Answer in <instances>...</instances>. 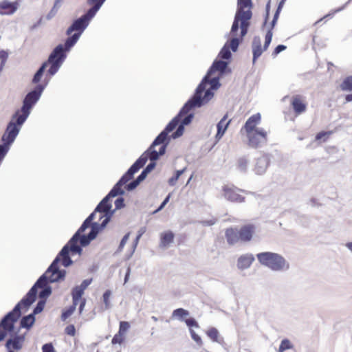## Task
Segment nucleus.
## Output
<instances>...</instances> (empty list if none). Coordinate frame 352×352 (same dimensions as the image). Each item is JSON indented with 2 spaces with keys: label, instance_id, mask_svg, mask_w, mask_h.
<instances>
[{
  "label": "nucleus",
  "instance_id": "33",
  "mask_svg": "<svg viewBox=\"0 0 352 352\" xmlns=\"http://www.w3.org/2000/svg\"><path fill=\"white\" fill-rule=\"evenodd\" d=\"M189 315L188 311L183 309L178 308L175 309L172 313V318H178L182 320L183 318L187 317Z\"/></svg>",
  "mask_w": 352,
  "mask_h": 352
},
{
  "label": "nucleus",
  "instance_id": "32",
  "mask_svg": "<svg viewBox=\"0 0 352 352\" xmlns=\"http://www.w3.org/2000/svg\"><path fill=\"white\" fill-rule=\"evenodd\" d=\"M35 318L33 314L23 317L21 320V327L30 328L34 323Z\"/></svg>",
  "mask_w": 352,
  "mask_h": 352
},
{
  "label": "nucleus",
  "instance_id": "13",
  "mask_svg": "<svg viewBox=\"0 0 352 352\" xmlns=\"http://www.w3.org/2000/svg\"><path fill=\"white\" fill-rule=\"evenodd\" d=\"M290 104L296 116L305 113L307 110V103L305 96L296 94L291 97Z\"/></svg>",
  "mask_w": 352,
  "mask_h": 352
},
{
  "label": "nucleus",
  "instance_id": "47",
  "mask_svg": "<svg viewBox=\"0 0 352 352\" xmlns=\"http://www.w3.org/2000/svg\"><path fill=\"white\" fill-rule=\"evenodd\" d=\"M7 58L8 54L4 52H0V71L3 69Z\"/></svg>",
  "mask_w": 352,
  "mask_h": 352
},
{
  "label": "nucleus",
  "instance_id": "50",
  "mask_svg": "<svg viewBox=\"0 0 352 352\" xmlns=\"http://www.w3.org/2000/svg\"><path fill=\"white\" fill-rule=\"evenodd\" d=\"M43 352H56L52 343L45 344L42 346Z\"/></svg>",
  "mask_w": 352,
  "mask_h": 352
},
{
  "label": "nucleus",
  "instance_id": "48",
  "mask_svg": "<svg viewBox=\"0 0 352 352\" xmlns=\"http://www.w3.org/2000/svg\"><path fill=\"white\" fill-rule=\"evenodd\" d=\"M44 307H45V302L42 301V300L39 301L34 309L33 314L34 315V314H39L40 312H41L43 310Z\"/></svg>",
  "mask_w": 352,
  "mask_h": 352
},
{
  "label": "nucleus",
  "instance_id": "37",
  "mask_svg": "<svg viewBox=\"0 0 352 352\" xmlns=\"http://www.w3.org/2000/svg\"><path fill=\"white\" fill-rule=\"evenodd\" d=\"M332 134V131H321L319 132L315 137V140L318 142H326L330 135Z\"/></svg>",
  "mask_w": 352,
  "mask_h": 352
},
{
  "label": "nucleus",
  "instance_id": "5",
  "mask_svg": "<svg viewBox=\"0 0 352 352\" xmlns=\"http://www.w3.org/2000/svg\"><path fill=\"white\" fill-rule=\"evenodd\" d=\"M252 0H237V10L230 32L232 34H234L238 31L239 22L241 38L247 34L250 20L252 16Z\"/></svg>",
  "mask_w": 352,
  "mask_h": 352
},
{
  "label": "nucleus",
  "instance_id": "6",
  "mask_svg": "<svg viewBox=\"0 0 352 352\" xmlns=\"http://www.w3.org/2000/svg\"><path fill=\"white\" fill-rule=\"evenodd\" d=\"M258 261L272 270L279 271L287 269L288 263L280 255L272 252H262L256 255Z\"/></svg>",
  "mask_w": 352,
  "mask_h": 352
},
{
  "label": "nucleus",
  "instance_id": "30",
  "mask_svg": "<svg viewBox=\"0 0 352 352\" xmlns=\"http://www.w3.org/2000/svg\"><path fill=\"white\" fill-rule=\"evenodd\" d=\"M72 301H73V305H71L67 309L64 310L62 313L61 320L63 321L66 320L69 317H70L72 315V314L74 312V311L76 309V306L78 304V300L74 301L72 300Z\"/></svg>",
  "mask_w": 352,
  "mask_h": 352
},
{
  "label": "nucleus",
  "instance_id": "11",
  "mask_svg": "<svg viewBox=\"0 0 352 352\" xmlns=\"http://www.w3.org/2000/svg\"><path fill=\"white\" fill-rule=\"evenodd\" d=\"M247 135L248 145L252 148H258L263 144H266L267 141V132L263 129H260L249 133Z\"/></svg>",
  "mask_w": 352,
  "mask_h": 352
},
{
  "label": "nucleus",
  "instance_id": "49",
  "mask_svg": "<svg viewBox=\"0 0 352 352\" xmlns=\"http://www.w3.org/2000/svg\"><path fill=\"white\" fill-rule=\"evenodd\" d=\"M248 162L245 158H241L238 161V168L241 170H245L248 166Z\"/></svg>",
  "mask_w": 352,
  "mask_h": 352
},
{
  "label": "nucleus",
  "instance_id": "57",
  "mask_svg": "<svg viewBox=\"0 0 352 352\" xmlns=\"http://www.w3.org/2000/svg\"><path fill=\"white\" fill-rule=\"evenodd\" d=\"M115 205H116V208H122L124 206V199L123 198L117 199L115 202Z\"/></svg>",
  "mask_w": 352,
  "mask_h": 352
},
{
  "label": "nucleus",
  "instance_id": "38",
  "mask_svg": "<svg viewBox=\"0 0 352 352\" xmlns=\"http://www.w3.org/2000/svg\"><path fill=\"white\" fill-rule=\"evenodd\" d=\"M95 214L94 212L91 213L82 223V226L80 227V228L78 230V233L80 234L83 232L88 227L90 226V223L91 221L94 219Z\"/></svg>",
  "mask_w": 352,
  "mask_h": 352
},
{
  "label": "nucleus",
  "instance_id": "18",
  "mask_svg": "<svg viewBox=\"0 0 352 352\" xmlns=\"http://www.w3.org/2000/svg\"><path fill=\"white\" fill-rule=\"evenodd\" d=\"M92 278L84 280L80 285L76 286L72 292V300L74 301L78 300L82 296L85 290L91 283Z\"/></svg>",
  "mask_w": 352,
  "mask_h": 352
},
{
  "label": "nucleus",
  "instance_id": "27",
  "mask_svg": "<svg viewBox=\"0 0 352 352\" xmlns=\"http://www.w3.org/2000/svg\"><path fill=\"white\" fill-rule=\"evenodd\" d=\"M192 114L188 115V113H187V114L183 116V117L181 119L182 124L178 126L176 131L172 135V137L173 138H178L183 134L184 131V125H186V124H189L192 120Z\"/></svg>",
  "mask_w": 352,
  "mask_h": 352
},
{
  "label": "nucleus",
  "instance_id": "12",
  "mask_svg": "<svg viewBox=\"0 0 352 352\" xmlns=\"http://www.w3.org/2000/svg\"><path fill=\"white\" fill-rule=\"evenodd\" d=\"M219 77L209 76L208 81L205 83V90L201 94V99H203V104L208 102L212 97V89H217L219 87Z\"/></svg>",
  "mask_w": 352,
  "mask_h": 352
},
{
  "label": "nucleus",
  "instance_id": "40",
  "mask_svg": "<svg viewBox=\"0 0 352 352\" xmlns=\"http://www.w3.org/2000/svg\"><path fill=\"white\" fill-rule=\"evenodd\" d=\"M125 339V335L123 333H120V332H118L114 335L111 340L112 344H122Z\"/></svg>",
  "mask_w": 352,
  "mask_h": 352
},
{
  "label": "nucleus",
  "instance_id": "46",
  "mask_svg": "<svg viewBox=\"0 0 352 352\" xmlns=\"http://www.w3.org/2000/svg\"><path fill=\"white\" fill-rule=\"evenodd\" d=\"M283 4H284V2H283V0H281L280 2L278 4V8L276 10V12L274 14V19H273V21H272V26L274 25V24L276 23L278 18V16H279V13L283 6Z\"/></svg>",
  "mask_w": 352,
  "mask_h": 352
},
{
  "label": "nucleus",
  "instance_id": "43",
  "mask_svg": "<svg viewBox=\"0 0 352 352\" xmlns=\"http://www.w3.org/2000/svg\"><path fill=\"white\" fill-rule=\"evenodd\" d=\"M130 324L126 321H121L119 325L118 332L125 335L126 332L129 329Z\"/></svg>",
  "mask_w": 352,
  "mask_h": 352
},
{
  "label": "nucleus",
  "instance_id": "22",
  "mask_svg": "<svg viewBox=\"0 0 352 352\" xmlns=\"http://www.w3.org/2000/svg\"><path fill=\"white\" fill-rule=\"evenodd\" d=\"M225 236L229 245H234L240 241L239 230L236 228H229L225 231Z\"/></svg>",
  "mask_w": 352,
  "mask_h": 352
},
{
  "label": "nucleus",
  "instance_id": "31",
  "mask_svg": "<svg viewBox=\"0 0 352 352\" xmlns=\"http://www.w3.org/2000/svg\"><path fill=\"white\" fill-rule=\"evenodd\" d=\"M101 6H102V1L99 2L98 4L94 5V6L91 8H90L85 14L82 15V16L88 22H89L90 19L94 16V15L96 14L98 10L100 9Z\"/></svg>",
  "mask_w": 352,
  "mask_h": 352
},
{
  "label": "nucleus",
  "instance_id": "24",
  "mask_svg": "<svg viewBox=\"0 0 352 352\" xmlns=\"http://www.w3.org/2000/svg\"><path fill=\"white\" fill-rule=\"evenodd\" d=\"M25 338L23 336H15L12 339H9L6 342V346L9 349L19 350L22 348Z\"/></svg>",
  "mask_w": 352,
  "mask_h": 352
},
{
  "label": "nucleus",
  "instance_id": "39",
  "mask_svg": "<svg viewBox=\"0 0 352 352\" xmlns=\"http://www.w3.org/2000/svg\"><path fill=\"white\" fill-rule=\"evenodd\" d=\"M63 1V0H56L55 1L53 8H52V10L50 11V12L47 15V19H50L56 15L57 10L58 9L59 5Z\"/></svg>",
  "mask_w": 352,
  "mask_h": 352
},
{
  "label": "nucleus",
  "instance_id": "62",
  "mask_svg": "<svg viewBox=\"0 0 352 352\" xmlns=\"http://www.w3.org/2000/svg\"><path fill=\"white\" fill-rule=\"evenodd\" d=\"M96 232H94V230H92L90 232V233L89 234L88 238H89V239H94L96 237Z\"/></svg>",
  "mask_w": 352,
  "mask_h": 352
},
{
  "label": "nucleus",
  "instance_id": "10",
  "mask_svg": "<svg viewBox=\"0 0 352 352\" xmlns=\"http://www.w3.org/2000/svg\"><path fill=\"white\" fill-rule=\"evenodd\" d=\"M272 31L270 30L265 37V44L262 47L259 37H254L252 41V53H253V63H254L256 59L260 57L262 53L267 50L272 39Z\"/></svg>",
  "mask_w": 352,
  "mask_h": 352
},
{
  "label": "nucleus",
  "instance_id": "2",
  "mask_svg": "<svg viewBox=\"0 0 352 352\" xmlns=\"http://www.w3.org/2000/svg\"><path fill=\"white\" fill-rule=\"evenodd\" d=\"M44 89V86L38 85L36 87L34 90L28 93L24 100L23 104L21 110H19L13 116L12 120L8 124L6 130L2 136V141L8 151L9 150L10 145L14 141L17 136L21 125L25 121L28 117L30 109L38 100L41 93Z\"/></svg>",
  "mask_w": 352,
  "mask_h": 352
},
{
  "label": "nucleus",
  "instance_id": "34",
  "mask_svg": "<svg viewBox=\"0 0 352 352\" xmlns=\"http://www.w3.org/2000/svg\"><path fill=\"white\" fill-rule=\"evenodd\" d=\"M340 88L342 91H352V76H347L344 79Z\"/></svg>",
  "mask_w": 352,
  "mask_h": 352
},
{
  "label": "nucleus",
  "instance_id": "53",
  "mask_svg": "<svg viewBox=\"0 0 352 352\" xmlns=\"http://www.w3.org/2000/svg\"><path fill=\"white\" fill-rule=\"evenodd\" d=\"M190 333H191L192 338L197 343H198V344H201L202 343V341H201V339L200 336H199L197 334H196L194 331L191 330Z\"/></svg>",
  "mask_w": 352,
  "mask_h": 352
},
{
  "label": "nucleus",
  "instance_id": "26",
  "mask_svg": "<svg viewBox=\"0 0 352 352\" xmlns=\"http://www.w3.org/2000/svg\"><path fill=\"white\" fill-rule=\"evenodd\" d=\"M69 245H65L56 258H58V262L62 260V263L65 267L69 266L72 263V260L69 256Z\"/></svg>",
  "mask_w": 352,
  "mask_h": 352
},
{
  "label": "nucleus",
  "instance_id": "60",
  "mask_svg": "<svg viewBox=\"0 0 352 352\" xmlns=\"http://www.w3.org/2000/svg\"><path fill=\"white\" fill-rule=\"evenodd\" d=\"M169 197H170L169 195L166 197V198L164 200V201L162 203V204L160 205V206L157 208V210L156 211H159L164 207V206L168 203V201L169 200Z\"/></svg>",
  "mask_w": 352,
  "mask_h": 352
},
{
  "label": "nucleus",
  "instance_id": "64",
  "mask_svg": "<svg viewBox=\"0 0 352 352\" xmlns=\"http://www.w3.org/2000/svg\"><path fill=\"white\" fill-rule=\"evenodd\" d=\"M345 99H346V102L352 101V94L346 95V97H345Z\"/></svg>",
  "mask_w": 352,
  "mask_h": 352
},
{
  "label": "nucleus",
  "instance_id": "54",
  "mask_svg": "<svg viewBox=\"0 0 352 352\" xmlns=\"http://www.w3.org/2000/svg\"><path fill=\"white\" fill-rule=\"evenodd\" d=\"M78 303H80V305H79V314H82L83 309H84V307L85 306V304H86V299L85 298H82V297L80 298V299L78 301Z\"/></svg>",
  "mask_w": 352,
  "mask_h": 352
},
{
  "label": "nucleus",
  "instance_id": "21",
  "mask_svg": "<svg viewBox=\"0 0 352 352\" xmlns=\"http://www.w3.org/2000/svg\"><path fill=\"white\" fill-rule=\"evenodd\" d=\"M227 119L228 114L226 113L217 125V132L215 135V138L217 141H219L223 137L231 122V120H227Z\"/></svg>",
  "mask_w": 352,
  "mask_h": 352
},
{
  "label": "nucleus",
  "instance_id": "44",
  "mask_svg": "<svg viewBox=\"0 0 352 352\" xmlns=\"http://www.w3.org/2000/svg\"><path fill=\"white\" fill-rule=\"evenodd\" d=\"M239 45V39L237 38H233L230 41L229 48L230 47L233 52L236 51L238 46Z\"/></svg>",
  "mask_w": 352,
  "mask_h": 352
},
{
  "label": "nucleus",
  "instance_id": "56",
  "mask_svg": "<svg viewBox=\"0 0 352 352\" xmlns=\"http://www.w3.org/2000/svg\"><path fill=\"white\" fill-rule=\"evenodd\" d=\"M140 183V182L137 179L133 181L132 182H131L129 184L127 185V187H126V190H133V188H135L138 185V184Z\"/></svg>",
  "mask_w": 352,
  "mask_h": 352
},
{
  "label": "nucleus",
  "instance_id": "42",
  "mask_svg": "<svg viewBox=\"0 0 352 352\" xmlns=\"http://www.w3.org/2000/svg\"><path fill=\"white\" fill-rule=\"evenodd\" d=\"M111 295V292L110 290H107L102 296L103 302L105 305V309H109L110 307V297Z\"/></svg>",
  "mask_w": 352,
  "mask_h": 352
},
{
  "label": "nucleus",
  "instance_id": "35",
  "mask_svg": "<svg viewBox=\"0 0 352 352\" xmlns=\"http://www.w3.org/2000/svg\"><path fill=\"white\" fill-rule=\"evenodd\" d=\"M47 63H44L42 65V66L36 72V73L35 74V75L32 79L33 83H34V84L38 83L41 80L42 76L43 74V72H44L45 68L47 67Z\"/></svg>",
  "mask_w": 352,
  "mask_h": 352
},
{
  "label": "nucleus",
  "instance_id": "45",
  "mask_svg": "<svg viewBox=\"0 0 352 352\" xmlns=\"http://www.w3.org/2000/svg\"><path fill=\"white\" fill-rule=\"evenodd\" d=\"M65 333L70 336L76 335V329L74 324H69L65 329Z\"/></svg>",
  "mask_w": 352,
  "mask_h": 352
},
{
  "label": "nucleus",
  "instance_id": "41",
  "mask_svg": "<svg viewBox=\"0 0 352 352\" xmlns=\"http://www.w3.org/2000/svg\"><path fill=\"white\" fill-rule=\"evenodd\" d=\"M219 56L223 59H228L231 56L229 47L226 45L221 50Z\"/></svg>",
  "mask_w": 352,
  "mask_h": 352
},
{
  "label": "nucleus",
  "instance_id": "36",
  "mask_svg": "<svg viewBox=\"0 0 352 352\" xmlns=\"http://www.w3.org/2000/svg\"><path fill=\"white\" fill-rule=\"evenodd\" d=\"M206 334L213 342H219V333L218 330L216 328H214V327L210 328L206 331Z\"/></svg>",
  "mask_w": 352,
  "mask_h": 352
},
{
  "label": "nucleus",
  "instance_id": "61",
  "mask_svg": "<svg viewBox=\"0 0 352 352\" xmlns=\"http://www.w3.org/2000/svg\"><path fill=\"white\" fill-rule=\"evenodd\" d=\"M105 0H89L88 3L90 5H96L98 4L99 2L102 1V4L104 3Z\"/></svg>",
  "mask_w": 352,
  "mask_h": 352
},
{
  "label": "nucleus",
  "instance_id": "17",
  "mask_svg": "<svg viewBox=\"0 0 352 352\" xmlns=\"http://www.w3.org/2000/svg\"><path fill=\"white\" fill-rule=\"evenodd\" d=\"M238 230L240 241L248 242L253 237L255 232V226L253 224H246L241 226Z\"/></svg>",
  "mask_w": 352,
  "mask_h": 352
},
{
  "label": "nucleus",
  "instance_id": "15",
  "mask_svg": "<svg viewBox=\"0 0 352 352\" xmlns=\"http://www.w3.org/2000/svg\"><path fill=\"white\" fill-rule=\"evenodd\" d=\"M223 191L224 197L230 201H244L245 198L238 193V189L234 186H225Z\"/></svg>",
  "mask_w": 352,
  "mask_h": 352
},
{
  "label": "nucleus",
  "instance_id": "52",
  "mask_svg": "<svg viewBox=\"0 0 352 352\" xmlns=\"http://www.w3.org/2000/svg\"><path fill=\"white\" fill-rule=\"evenodd\" d=\"M286 49V46L283 45H278L272 52V56H276L280 52L285 50Z\"/></svg>",
  "mask_w": 352,
  "mask_h": 352
},
{
  "label": "nucleus",
  "instance_id": "23",
  "mask_svg": "<svg viewBox=\"0 0 352 352\" xmlns=\"http://www.w3.org/2000/svg\"><path fill=\"white\" fill-rule=\"evenodd\" d=\"M254 257L252 254H244L241 256L237 261V267L241 270L247 269L250 267Z\"/></svg>",
  "mask_w": 352,
  "mask_h": 352
},
{
  "label": "nucleus",
  "instance_id": "16",
  "mask_svg": "<svg viewBox=\"0 0 352 352\" xmlns=\"http://www.w3.org/2000/svg\"><path fill=\"white\" fill-rule=\"evenodd\" d=\"M261 116L259 113L252 115L247 120L245 125L241 129V131L244 130L245 133L248 134L260 129V128H257L256 126L261 122Z\"/></svg>",
  "mask_w": 352,
  "mask_h": 352
},
{
  "label": "nucleus",
  "instance_id": "29",
  "mask_svg": "<svg viewBox=\"0 0 352 352\" xmlns=\"http://www.w3.org/2000/svg\"><path fill=\"white\" fill-rule=\"evenodd\" d=\"M267 163L265 159H258L254 167L255 172L258 174H263L267 169Z\"/></svg>",
  "mask_w": 352,
  "mask_h": 352
},
{
  "label": "nucleus",
  "instance_id": "28",
  "mask_svg": "<svg viewBox=\"0 0 352 352\" xmlns=\"http://www.w3.org/2000/svg\"><path fill=\"white\" fill-rule=\"evenodd\" d=\"M278 352H296L294 345L288 339L282 340Z\"/></svg>",
  "mask_w": 352,
  "mask_h": 352
},
{
  "label": "nucleus",
  "instance_id": "4",
  "mask_svg": "<svg viewBox=\"0 0 352 352\" xmlns=\"http://www.w3.org/2000/svg\"><path fill=\"white\" fill-rule=\"evenodd\" d=\"M58 263V258L54 260L45 273L37 280L26 296L21 300L25 309H28L35 301L37 287L43 288L46 286L47 282L54 283L65 277V272L59 270Z\"/></svg>",
  "mask_w": 352,
  "mask_h": 352
},
{
  "label": "nucleus",
  "instance_id": "7",
  "mask_svg": "<svg viewBox=\"0 0 352 352\" xmlns=\"http://www.w3.org/2000/svg\"><path fill=\"white\" fill-rule=\"evenodd\" d=\"M88 24L89 22L82 16L74 21L72 25L67 29V34L70 35L74 31H76V32L72 36L68 37L65 41V50H69L75 45Z\"/></svg>",
  "mask_w": 352,
  "mask_h": 352
},
{
  "label": "nucleus",
  "instance_id": "55",
  "mask_svg": "<svg viewBox=\"0 0 352 352\" xmlns=\"http://www.w3.org/2000/svg\"><path fill=\"white\" fill-rule=\"evenodd\" d=\"M129 233L126 234L123 236V238H122V239L121 240L120 243V246H119V248H120V249H122V248H124V245L126 244V241H128V239H129Z\"/></svg>",
  "mask_w": 352,
  "mask_h": 352
},
{
  "label": "nucleus",
  "instance_id": "8",
  "mask_svg": "<svg viewBox=\"0 0 352 352\" xmlns=\"http://www.w3.org/2000/svg\"><path fill=\"white\" fill-rule=\"evenodd\" d=\"M66 50H65V47L64 48L63 45H58L50 55L48 60L46 63H47V65L49 64L51 65L48 69L50 76L55 74L58 70L66 56L65 54Z\"/></svg>",
  "mask_w": 352,
  "mask_h": 352
},
{
  "label": "nucleus",
  "instance_id": "14",
  "mask_svg": "<svg viewBox=\"0 0 352 352\" xmlns=\"http://www.w3.org/2000/svg\"><path fill=\"white\" fill-rule=\"evenodd\" d=\"M227 67V63L223 60H215L209 71L208 72L207 75L202 80L201 82L199 85L200 86L202 85L203 89L200 92V98H201V94L205 90V83L208 81V78L209 76L213 75L215 72H219L220 73H223Z\"/></svg>",
  "mask_w": 352,
  "mask_h": 352
},
{
  "label": "nucleus",
  "instance_id": "25",
  "mask_svg": "<svg viewBox=\"0 0 352 352\" xmlns=\"http://www.w3.org/2000/svg\"><path fill=\"white\" fill-rule=\"evenodd\" d=\"M175 234L170 230H168L162 232L160 234V246L161 248H167L169 245L173 242Z\"/></svg>",
  "mask_w": 352,
  "mask_h": 352
},
{
  "label": "nucleus",
  "instance_id": "59",
  "mask_svg": "<svg viewBox=\"0 0 352 352\" xmlns=\"http://www.w3.org/2000/svg\"><path fill=\"white\" fill-rule=\"evenodd\" d=\"M146 173V170H144L136 179L138 180L139 182L143 180L145 178Z\"/></svg>",
  "mask_w": 352,
  "mask_h": 352
},
{
  "label": "nucleus",
  "instance_id": "63",
  "mask_svg": "<svg viewBox=\"0 0 352 352\" xmlns=\"http://www.w3.org/2000/svg\"><path fill=\"white\" fill-rule=\"evenodd\" d=\"M177 181V179L173 176L169 179L168 183L170 185L173 186L175 185Z\"/></svg>",
  "mask_w": 352,
  "mask_h": 352
},
{
  "label": "nucleus",
  "instance_id": "19",
  "mask_svg": "<svg viewBox=\"0 0 352 352\" xmlns=\"http://www.w3.org/2000/svg\"><path fill=\"white\" fill-rule=\"evenodd\" d=\"M19 6L17 2H10L3 0L0 2V15H10L14 13Z\"/></svg>",
  "mask_w": 352,
  "mask_h": 352
},
{
  "label": "nucleus",
  "instance_id": "1",
  "mask_svg": "<svg viewBox=\"0 0 352 352\" xmlns=\"http://www.w3.org/2000/svg\"><path fill=\"white\" fill-rule=\"evenodd\" d=\"M202 89V85L197 87L195 94L192 99L185 104L179 113L168 124L165 129L159 134L147 151L142 154L147 156V160L149 158L152 161L156 160L159 157L160 155H163L165 152L166 147L163 144L167 139L168 133L171 132L179 125L183 116L188 113L192 108L201 107L202 105L203 99L200 98V92Z\"/></svg>",
  "mask_w": 352,
  "mask_h": 352
},
{
  "label": "nucleus",
  "instance_id": "58",
  "mask_svg": "<svg viewBox=\"0 0 352 352\" xmlns=\"http://www.w3.org/2000/svg\"><path fill=\"white\" fill-rule=\"evenodd\" d=\"M7 333L8 332L0 325V341L4 339Z\"/></svg>",
  "mask_w": 352,
  "mask_h": 352
},
{
  "label": "nucleus",
  "instance_id": "9",
  "mask_svg": "<svg viewBox=\"0 0 352 352\" xmlns=\"http://www.w3.org/2000/svg\"><path fill=\"white\" fill-rule=\"evenodd\" d=\"M25 309L21 300L14 307L13 310L9 312L2 320L0 325L7 331L11 332L14 329V324L21 316V309Z\"/></svg>",
  "mask_w": 352,
  "mask_h": 352
},
{
  "label": "nucleus",
  "instance_id": "51",
  "mask_svg": "<svg viewBox=\"0 0 352 352\" xmlns=\"http://www.w3.org/2000/svg\"><path fill=\"white\" fill-rule=\"evenodd\" d=\"M186 325L189 327H199L197 322L192 318H188L185 320Z\"/></svg>",
  "mask_w": 352,
  "mask_h": 352
},
{
  "label": "nucleus",
  "instance_id": "3",
  "mask_svg": "<svg viewBox=\"0 0 352 352\" xmlns=\"http://www.w3.org/2000/svg\"><path fill=\"white\" fill-rule=\"evenodd\" d=\"M146 162L147 156L146 155H142L113 186L109 194L100 202L94 212V214L96 212L103 213L108 212L111 208V204L109 202V198L122 195L124 190L122 187L133 178V175L142 168Z\"/></svg>",
  "mask_w": 352,
  "mask_h": 352
},
{
  "label": "nucleus",
  "instance_id": "20",
  "mask_svg": "<svg viewBox=\"0 0 352 352\" xmlns=\"http://www.w3.org/2000/svg\"><path fill=\"white\" fill-rule=\"evenodd\" d=\"M80 238V243L82 245H86L88 243V240L87 239V236H80V234L76 232L72 238L69 240L68 245H69V248L72 252H78L81 250V248L78 245V242L79 239Z\"/></svg>",
  "mask_w": 352,
  "mask_h": 352
}]
</instances>
